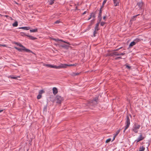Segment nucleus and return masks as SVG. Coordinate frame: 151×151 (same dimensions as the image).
Returning <instances> with one entry per match:
<instances>
[{
	"label": "nucleus",
	"instance_id": "45",
	"mask_svg": "<svg viewBox=\"0 0 151 151\" xmlns=\"http://www.w3.org/2000/svg\"><path fill=\"white\" fill-rule=\"evenodd\" d=\"M86 11H85L84 12L83 14H86Z\"/></svg>",
	"mask_w": 151,
	"mask_h": 151
},
{
	"label": "nucleus",
	"instance_id": "14",
	"mask_svg": "<svg viewBox=\"0 0 151 151\" xmlns=\"http://www.w3.org/2000/svg\"><path fill=\"white\" fill-rule=\"evenodd\" d=\"M137 5L140 8H141L143 5V3L142 2H140L137 3Z\"/></svg>",
	"mask_w": 151,
	"mask_h": 151
},
{
	"label": "nucleus",
	"instance_id": "25",
	"mask_svg": "<svg viewBox=\"0 0 151 151\" xmlns=\"http://www.w3.org/2000/svg\"><path fill=\"white\" fill-rule=\"evenodd\" d=\"M106 1H107V0H104L103 2V3H102V5L101 6V7H102V8L104 6V5L106 3Z\"/></svg>",
	"mask_w": 151,
	"mask_h": 151
},
{
	"label": "nucleus",
	"instance_id": "47",
	"mask_svg": "<svg viewBox=\"0 0 151 151\" xmlns=\"http://www.w3.org/2000/svg\"><path fill=\"white\" fill-rule=\"evenodd\" d=\"M91 18V16H90V17L88 18V20H90Z\"/></svg>",
	"mask_w": 151,
	"mask_h": 151
},
{
	"label": "nucleus",
	"instance_id": "49",
	"mask_svg": "<svg viewBox=\"0 0 151 151\" xmlns=\"http://www.w3.org/2000/svg\"><path fill=\"white\" fill-rule=\"evenodd\" d=\"M3 110H0V113L2 112L3 111Z\"/></svg>",
	"mask_w": 151,
	"mask_h": 151
},
{
	"label": "nucleus",
	"instance_id": "44",
	"mask_svg": "<svg viewBox=\"0 0 151 151\" xmlns=\"http://www.w3.org/2000/svg\"><path fill=\"white\" fill-rule=\"evenodd\" d=\"M116 137V136H115V135H114V137L113 139V140H112V141H113L114 139H115V138Z\"/></svg>",
	"mask_w": 151,
	"mask_h": 151
},
{
	"label": "nucleus",
	"instance_id": "29",
	"mask_svg": "<svg viewBox=\"0 0 151 151\" xmlns=\"http://www.w3.org/2000/svg\"><path fill=\"white\" fill-rule=\"evenodd\" d=\"M44 93V91L42 90H41L39 91V94L42 95V94Z\"/></svg>",
	"mask_w": 151,
	"mask_h": 151
},
{
	"label": "nucleus",
	"instance_id": "26",
	"mask_svg": "<svg viewBox=\"0 0 151 151\" xmlns=\"http://www.w3.org/2000/svg\"><path fill=\"white\" fill-rule=\"evenodd\" d=\"M28 37H29V38L32 40H34L36 38L33 37V36L30 35V36H28Z\"/></svg>",
	"mask_w": 151,
	"mask_h": 151
},
{
	"label": "nucleus",
	"instance_id": "19",
	"mask_svg": "<svg viewBox=\"0 0 151 151\" xmlns=\"http://www.w3.org/2000/svg\"><path fill=\"white\" fill-rule=\"evenodd\" d=\"M18 77H19V76L14 77L13 75L10 76L9 77V78H11L12 79H17V78H18Z\"/></svg>",
	"mask_w": 151,
	"mask_h": 151
},
{
	"label": "nucleus",
	"instance_id": "37",
	"mask_svg": "<svg viewBox=\"0 0 151 151\" xmlns=\"http://www.w3.org/2000/svg\"><path fill=\"white\" fill-rule=\"evenodd\" d=\"M96 30H95V29L94 31L93 32V36L94 37H95L96 36V34L97 32H96Z\"/></svg>",
	"mask_w": 151,
	"mask_h": 151
},
{
	"label": "nucleus",
	"instance_id": "11",
	"mask_svg": "<svg viewBox=\"0 0 151 151\" xmlns=\"http://www.w3.org/2000/svg\"><path fill=\"white\" fill-rule=\"evenodd\" d=\"M53 93L54 94L56 95L58 93V89L57 88L54 87L52 89Z\"/></svg>",
	"mask_w": 151,
	"mask_h": 151
},
{
	"label": "nucleus",
	"instance_id": "6",
	"mask_svg": "<svg viewBox=\"0 0 151 151\" xmlns=\"http://www.w3.org/2000/svg\"><path fill=\"white\" fill-rule=\"evenodd\" d=\"M144 138L145 137L143 136L142 133H140L138 138L135 141V142L137 143L139 141L143 140Z\"/></svg>",
	"mask_w": 151,
	"mask_h": 151
},
{
	"label": "nucleus",
	"instance_id": "22",
	"mask_svg": "<svg viewBox=\"0 0 151 151\" xmlns=\"http://www.w3.org/2000/svg\"><path fill=\"white\" fill-rule=\"evenodd\" d=\"M102 7H101L100 9L99 10V14L98 16L99 17H100L101 16V14L102 13V10H101Z\"/></svg>",
	"mask_w": 151,
	"mask_h": 151
},
{
	"label": "nucleus",
	"instance_id": "18",
	"mask_svg": "<svg viewBox=\"0 0 151 151\" xmlns=\"http://www.w3.org/2000/svg\"><path fill=\"white\" fill-rule=\"evenodd\" d=\"M136 44L134 42V41H133L131 42L130 44L129 45V47H132L134 45Z\"/></svg>",
	"mask_w": 151,
	"mask_h": 151
},
{
	"label": "nucleus",
	"instance_id": "39",
	"mask_svg": "<svg viewBox=\"0 0 151 151\" xmlns=\"http://www.w3.org/2000/svg\"><path fill=\"white\" fill-rule=\"evenodd\" d=\"M125 52H124L123 53H119L120 55H125Z\"/></svg>",
	"mask_w": 151,
	"mask_h": 151
},
{
	"label": "nucleus",
	"instance_id": "10",
	"mask_svg": "<svg viewBox=\"0 0 151 151\" xmlns=\"http://www.w3.org/2000/svg\"><path fill=\"white\" fill-rule=\"evenodd\" d=\"M142 39L140 38L139 37L137 38L136 39L134 40V41L135 43H137V42L140 41L141 40H142Z\"/></svg>",
	"mask_w": 151,
	"mask_h": 151
},
{
	"label": "nucleus",
	"instance_id": "33",
	"mask_svg": "<svg viewBox=\"0 0 151 151\" xmlns=\"http://www.w3.org/2000/svg\"><path fill=\"white\" fill-rule=\"evenodd\" d=\"M111 140V138H109L107 139L106 141V143H108L110 142Z\"/></svg>",
	"mask_w": 151,
	"mask_h": 151
},
{
	"label": "nucleus",
	"instance_id": "3",
	"mask_svg": "<svg viewBox=\"0 0 151 151\" xmlns=\"http://www.w3.org/2000/svg\"><path fill=\"white\" fill-rule=\"evenodd\" d=\"M98 97H96L93 99L89 102V106H93L96 105L98 103Z\"/></svg>",
	"mask_w": 151,
	"mask_h": 151
},
{
	"label": "nucleus",
	"instance_id": "40",
	"mask_svg": "<svg viewBox=\"0 0 151 151\" xmlns=\"http://www.w3.org/2000/svg\"><path fill=\"white\" fill-rule=\"evenodd\" d=\"M60 21L59 20H57L54 23L55 24H58L60 22Z\"/></svg>",
	"mask_w": 151,
	"mask_h": 151
},
{
	"label": "nucleus",
	"instance_id": "35",
	"mask_svg": "<svg viewBox=\"0 0 151 151\" xmlns=\"http://www.w3.org/2000/svg\"><path fill=\"white\" fill-rule=\"evenodd\" d=\"M120 131V130H119L117 131L116 132V133L115 134V136H116L119 133Z\"/></svg>",
	"mask_w": 151,
	"mask_h": 151
},
{
	"label": "nucleus",
	"instance_id": "5",
	"mask_svg": "<svg viewBox=\"0 0 151 151\" xmlns=\"http://www.w3.org/2000/svg\"><path fill=\"white\" fill-rule=\"evenodd\" d=\"M63 65H61V64H60V65L58 66L55 65H52L50 64H47L46 65V66L50 68H55L57 69H59L62 68V67H63Z\"/></svg>",
	"mask_w": 151,
	"mask_h": 151
},
{
	"label": "nucleus",
	"instance_id": "53",
	"mask_svg": "<svg viewBox=\"0 0 151 151\" xmlns=\"http://www.w3.org/2000/svg\"><path fill=\"white\" fill-rule=\"evenodd\" d=\"M0 15H1V14H0Z\"/></svg>",
	"mask_w": 151,
	"mask_h": 151
},
{
	"label": "nucleus",
	"instance_id": "36",
	"mask_svg": "<svg viewBox=\"0 0 151 151\" xmlns=\"http://www.w3.org/2000/svg\"><path fill=\"white\" fill-rule=\"evenodd\" d=\"M47 105H46L44 106L43 110L44 111H47Z\"/></svg>",
	"mask_w": 151,
	"mask_h": 151
},
{
	"label": "nucleus",
	"instance_id": "1",
	"mask_svg": "<svg viewBox=\"0 0 151 151\" xmlns=\"http://www.w3.org/2000/svg\"><path fill=\"white\" fill-rule=\"evenodd\" d=\"M140 127V125L137 123H134L132 128V131L135 133H137Z\"/></svg>",
	"mask_w": 151,
	"mask_h": 151
},
{
	"label": "nucleus",
	"instance_id": "51",
	"mask_svg": "<svg viewBox=\"0 0 151 151\" xmlns=\"http://www.w3.org/2000/svg\"><path fill=\"white\" fill-rule=\"evenodd\" d=\"M77 6H76V10H77Z\"/></svg>",
	"mask_w": 151,
	"mask_h": 151
},
{
	"label": "nucleus",
	"instance_id": "13",
	"mask_svg": "<svg viewBox=\"0 0 151 151\" xmlns=\"http://www.w3.org/2000/svg\"><path fill=\"white\" fill-rule=\"evenodd\" d=\"M145 149V147L143 146H140L139 148V150L138 151H144Z\"/></svg>",
	"mask_w": 151,
	"mask_h": 151
},
{
	"label": "nucleus",
	"instance_id": "16",
	"mask_svg": "<svg viewBox=\"0 0 151 151\" xmlns=\"http://www.w3.org/2000/svg\"><path fill=\"white\" fill-rule=\"evenodd\" d=\"M60 46L65 48H68L69 47V45H60Z\"/></svg>",
	"mask_w": 151,
	"mask_h": 151
},
{
	"label": "nucleus",
	"instance_id": "20",
	"mask_svg": "<svg viewBox=\"0 0 151 151\" xmlns=\"http://www.w3.org/2000/svg\"><path fill=\"white\" fill-rule=\"evenodd\" d=\"M96 13L95 12V13H92L90 15V16H91V17L95 18V14Z\"/></svg>",
	"mask_w": 151,
	"mask_h": 151
},
{
	"label": "nucleus",
	"instance_id": "8",
	"mask_svg": "<svg viewBox=\"0 0 151 151\" xmlns=\"http://www.w3.org/2000/svg\"><path fill=\"white\" fill-rule=\"evenodd\" d=\"M53 40H55V41L57 42H58L59 41H60L62 42H64L65 43H67V44H68V45H70V44L69 42H66L62 40H59V39H53Z\"/></svg>",
	"mask_w": 151,
	"mask_h": 151
},
{
	"label": "nucleus",
	"instance_id": "28",
	"mask_svg": "<svg viewBox=\"0 0 151 151\" xmlns=\"http://www.w3.org/2000/svg\"><path fill=\"white\" fill-rule=\"evenodd\" d=\"M139 15V14H138L137 15H136L133 16V17L132 18V19L133 20H135V18L137 17V16Z\"/></svg>",
	"mask_w": 151,
	"mask_h": 151
},
{
	"label": "nucleus",
	"instance_id": "24",
	"mask_svg": "<svg viewBox=\"0 0 151 151\" xmlns=\"http://www.w3.org/2000/svg\"><path fill=\"white\" fill-rule=\"evenodd\" d=\"M12 25L14 27H16L18 25V22L17 21L15 22L12 24Z\"/></svg>",
	"mask_w": 151,
	"mask_h": 151
},
{
	"label": "nucleus",
	"instance_id": "23",
	"mask_svg": "<svg viewBox=\"0 0 151 151\" xmlns=\"http://www.w3.org/2000/svg\"><path fill=\"white\" fill-rule=\"evenodd\" d=\"M55 0H51L49 1V4L50 5H51L54 2Z\"/></svg>",
	"mask_w": 151,
	"mask_h": 151
},
{
	"label": "nucleus",
	"instance_id": "9",
	"mask_svg": "<svg viewBox=\"0 0 151 151\" xmlns=\"http://www.w3.org/2000/svg\"><path fill=\"white\" fill-rule=\"evenodd\" d=\"M114 1V3L115 6H119V0H113Z\"/></svg>",
	"mask_w": 151,
	"mask_h": 151
},
{
	"label": "nucleus",
	"instance_id": "30",
	"mask_svg": "<svg viewBox=\"0 0 151 151\" xmlns=\"http://www.w3.org/2000/svg\"><path fill=\"white\" fill-rule=\"evenodd\" d=\"M98 17L99 19L98 20V22L100 23V22L101 20V19H102L101 16L100 17H99L98 16Z\"/></svg>",
	"mask_w": 151,
	"mask_h": 151
},
{
	"label": "nucleus",
	"instance_id": "50",
	"mask_svg": "<svg viewBox=\"0 0 151 151\" xmlns=\"http://www.w3.org/2000/svg\"><path fill=\"white\" fill-rule=\"evenodd\" d=\"M5 16L6 17H8V16L6 15H5Z\"/></svg>",
	"mask_w": 151,
	"mask_h": 151
},
{
	"label": "nucleus",
	"instance_id": "17",
	"mask_svg": "<svg viewBox=\"0 0 151 151\" xmlns=\"http://www.w3.org/2000/svg\"><path fill=\"white\" fill-rule=\"evenodd\" d=\"M100 23L98 22L96 24V27H95V30H96V31H98L99 29L98 28L99 24Z\"/></svg>",
	"mask_w": 151,
	"mask_h": 151
},
{
	"label": "nucleus",
	"instance_id": "52",
	"mask_svg": "<svg viewBox=\"0 0 151 151\" xmlns=\"http://www.w3.org/2000/svg\"><path fill=\"white\" fill-rule=\"evenodd\" d=\"M25 35L28 37V36H29V35Z\"/></svg>",
	"mask_w": 151,
	"mask_h": 151
},
{
	"label": "nucleus",
	"instance_id": "7",
	"mask_svg": "<svg viewBox=\"0 0 151 151\" xmlns=\"http://www.w3.org/2000/svg\"><path fill=\"white\" fill-rule=\"evenodd\" d=\"M61 65H63V67H62V68H66L67 66H75V65L74 64H69L68 65L66 64H61Z\"/></svg>",
	"mask_w": 151,
	"mask_h": 151
},
{
	"label": "nucleus",
	"instance_id": "41",
	"mask_svg": "<svg viewBox=\"0 0 151 151\" xmlns=\"http://www.w3.org/2000/svg\"><path fill=\"white\" fill-rule=\"evenodd\" d=\"M122 58H121V57H117V58H115V59L116 60H117L118 59H122Z\"/></svg>",
	"mask_w": 151,
	"mask_h": 151
},
{
	"label": "nucleus",
	"instance_id": "46",
	"mask_svg": "<svg viewBox=\"0 0 151 151\" xmlns=\"http://www.w3.org/2000/svg\"><path fill=\"white\" fill-rule=\"evenodd\" d=\"M106 18V16H104V17H103V19H105Z\"/></svg>",
	"mask_w": 151,
	"mask_h": 151
},
{
	"label": "nucleus",
	"instance_id": "42",
	"mask_svg": "<svg viewBox=\"0 0 151 151\" xmlns=\"http://www.w3.org/2000/svg\"><path fill=\"white\" fill-rule=\"evenodd\" d=\"M121 47H120V48H118V49H116V50H115V51H118L120 49H121Z\"/></svg>",
	"mask_w": 151,
	"mask_h": 151
},
{
	"label": "nucleus",
	"instance_id": "2",
	"mask_svg": "<svg viewBox=\"0 0 151 151\" xmlns=\"http://www.w3.org/2000/svg\"><path fill=\"white\" fill-rule=\"evenodd\" d=\"M125 124V126L124 132H125V130L129 127L130 124V119L129 117L128 116H127L126 117Z\"/></svg>",
	"mask_w": 151,
	"mask_h": 151
},
{
	"label": "nucleus",
	"instance_id": "15",
	"mask_svg": "<svg viewBox=\"0 0 151 151\" xmlns=\"http://www.w3.org/2000/svg\"><path fill=\"white\" fill-rule=\"evenodd\" d=\"M30 28V27H22L19 28V29H23L26 30H28Z\"/></svg>",
	"mask_w": 151,
	"mask_h": 151
},
{
	"label": "nucleus",
	"instance_id": "38",
	"mask_svg": "<svg viewBox=\"0 0 151 151\" xmlns=\"http://www.w3.org/2000/svg\"><path fill=\"white\" fill-rule=\"evenodd\" d=\"M105 24V23L104 22H101V25L102 26H104V24Z\"/></svg>",
	"mask_w": 151,
	"mask_h": 151
},
{
	"label": "nucleus",
	"instance_id": "27",
	"mask_svg": "<svg viewBox=\"0 0 151 151\" xmlns=\"http://www.w3.org/2000/svg\"><path fill=\"white\" fill-rule=\"evenodd\" d=\"M113 54L115 56H119V53H118L117 52H114Z\"/></svg>",
	"mask_w": 151,
	"mask_h": 151
},
{
	"label": "nucleus",
	"instance_id": "12",
	"mask_svg": "<svg viewBox=\"0 0 151 151\" xmlns=\"http://www.w3.org/2000/svg\"><path fill=\"white\" fill-rule=\"evenodd\" d=\"M56 99H57L58 100V101H57V102L58 103H60L62 99L61 96H57L56 97Z\"/></svg>",
	"mask_w": 151,
	"mask_h": 151
},
{
	"label": "nucleus",
	"instance_id": "48",
	"mask_svg": "<svg viewBox=\"0 0 151 151\" xmlns=\"http://www.w3.org/2000/svg\"><path fill=\"white\" fill-rule=\"evenodd\" d=\"M14 43L16 45H17V44L18 43V42H14Z\"/></svg>",
	"mask_w": 151,
	"mask_h": 151
},
{
	"label": "nucleus",
	"instance_id": "32",
	"mask_svg": "<svg viewBox=\"0 0 151 151\" xmlns=\"http://www.w3.org/2000/svg\"><path fill=\"white\" fill-rule=\"evenodd\" d=\"M42 97V95L39 94V95L37 96V98L38 99H40Z\"/></svg>",
	"mask_w": 151,
	"mask_h": 151
},
{
	"label": "nucleus",
	"instance_id": "4",
	"mask_svg": "<svg viewBox=\"0 0 151 151\" xmlns=\"http://www.w3.org/2000/svg\"><path fill=\"white\" fill-rule=\"evenodd\" d=\"M22 48H18L16 47H14V48L16 50H17L18 51L21 52L22 51H24L26 52H32L29 49H27L25 47H22Z\"/></svg>",
	"mask_w": 151,
	"mask_h": 151
},
{
	"label": "nucleus",
	"instance_id": "21",
	"mask_svg": "<svg viewBox=\"0 0 151 151\" xmlns=\"http://www.w3.org/2000/svg\"><path fill=\"white\" fill-rule=\"evenodd\" d=\"M37 31V29H30V32H35Z\"/></svg>",
	"mask_w": 151,
	"mask_h": 151
},
{
	"label": "nucleus",
	"instance_id": "34",
	"mask_svg": "<svg viewBox=\"0 0 151 151\" xmlns=\"http://www.w3.org/2000/svg\"><path fill=\"white\" fill-rule=\"evenodd\" d=\"M17 45H18L21 47H24L20 43H18L17 44Z\"/></svg>",
	"mask_w": 151,
	"mask_h": 151
},
{
	"label": "nucleus",
	"instance_id": "43",
	"mask_svg": "<svg viewBox=\"0 0 151 151\" xmlns=\"http://www.w3.org/2000/svg\"><path fill=\"white\" fill-rule=\"evenodd\" d=\"M126 67L127 68H129V69L130 68V67L129 66H128V65H126Z\"/></svg>",
	"mask_w": 151,
	"mask_h": 151
},
{
	"label": "nucleus",
	"instance_id": "31",
	"mask_svg": "<svg viewBox=\"0 0 151 151\" xmlns=\"http://www.w3.org/2000/svg\"><path fill=\"white\" fill-rule=\"evenodd\" d=\"M79 73H72V75L73 76H76L78 75L79 74Z\"/></svg>",
	"mask_w": 151,
	"mask_h": 151
}]
</instances>
